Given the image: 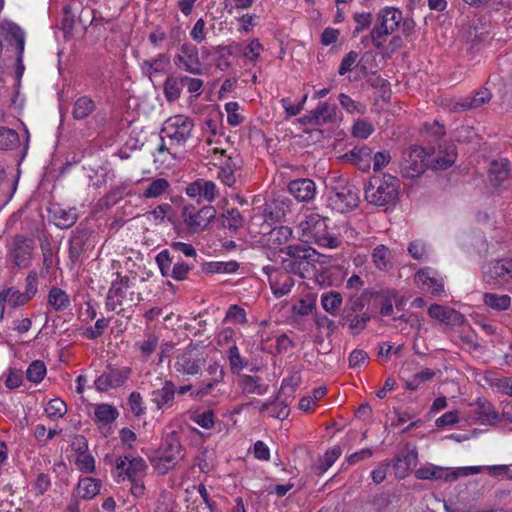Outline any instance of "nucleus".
I'll use <instances>...</instances> for the list:
<instances>
[{"label": "nucleus", "instance_id": "obj_1", "mask_svg": "<svg viewBox=\"0 0 512 512\" xmlns=\"http://www.w3.org/2000/svg\"><path fill=\"white\" fill-rule=\"evenodd\" d=\"M193 128V120L186 115L178 114L169 117L163 123L161 129L162 143L158 148L155 161L164 163L166 158L163 157V159H160V157L164 156L165 152L174 158L177 153V148L182 147L191 137Z\"/></svg>", "mask_w": 512, "mask_h": 512}, {"label": "nucleus", "instance_id": "obj_2", "mask_svg": "<svg viewBox=\"0 0 512 512\" xmlns=\"http://www.w3.org/2000/svg\"><path fill=\"white\" fill-rule=\"evenodd\" d=\"M398 29H401L404 34H408L412 30V25L409 21L404 20L399 9L393 7L381 9L377 13L370 33L372 43L376 48H382L387 42L388 36Z\"/></svg>", "mask_w": 512, "mask_h": 512}, {"label": "nucleus", "instance_id": "obj_3", "mask_svg": "<svg viewBox=\"0 0 512 512\" xmlns=\"http://www.w3.org/2000/svg\"><path fill=\"white\" fill-rule=\"evenodd\" d=\"M327 219L317 213H309L299 222V240L307 244H316L320 247L335 249L339 246L338 238L329 231Z\"/></svg>", "mask_w": 512, "mask_h": 512}, {"label": "nucleus", "instance_id": "obj_4", "mask_svg": "<svg viewBox=\"0 0 512 512\" xmlns=\"http://www.w3.org/2000/svg\"><path fill=\"white\" fill-rule=\"evenodd\" d=\"M400 181L395 176L384 174L375 177L366 188L368 202L377 206H394L399 198Z\"/></svg>", "mask_w": 512, "mask_h": 512}, {"label": "nucleus", "instance_id": "obj_5", "mask_svg": "<svg viewBox=\"0 0 512 512\" xmlns=\"http://www.w3.org/2000/svg\"><path fill=\"white\" fill-rule=\"evenodd\" d=\"M287 259H283L282 266L286 272L300 276L308 277L314 272L313 262L316 261L317 252L311 247H302L299 245H290L286 247Z\"/></svg>", "mask_w": 512, "mask_h": 512}, {"label": "nucleus", "instance_id": "obj_6", "mask_svg": "<svg viewBox=\"0 0 512 512\" xmlns=\"http://www.w3.org/2000/svg\"><path fill=\"white\" fill-rule=\"evenodd\" d=\"M485 466L443 467L434 464H426L415 471V477L420 480H434L454 482L459 478L479 474Z\"/></svg>", "mask_w": 512, "mask_h": 512}, {"label": "nucleus", "instance_id": "obj_7", "mask_svg": "<svg viewBox=\"0 0 512 512\" xmlns=\"http://www.w3.org/2000/svg\"><path fill=\"white\" fill-rule=\"evenodd\" d=\"M181 452L182 446L178 432L173 430L167 434L157 455L153 458L152 464L159 473L165 474L181 458Z\"/></svg>", "mask_w": 512, "mask_h": 512}, {"label": "nucleus", "instance_id": "obj_8", "mask_svg": "<svg viewBox=\"0 0 512 512\" xmlns=\"http://www.w3.org/2000/svg\"><path fill=\"white\" fill-rule=\"evenodd\" d=\"M147 464L139 456L125 455L116 458L113 477L120 483L125 480L144 478L147 474Z\"/></svg>", "mask_w": 512, "mask_h": 512}, {"label": "nucleus", "instance_id": "obj_9", "mask_svg": "<svg viewBox=\"0 0 512 512\" xmlns=\"http://www.w3.org/2000/svg\"><path fill=\"white\" fill-rule=\"evenodd\" d=\"M202 133L205 140L203 147L206 155L213 153V159L221 158L227 151L225 146L228 144L224 135L219 132V125L214 119H206L202 126Z\"/></svg>", "mask_w": 512, "mask_h": 512}, {"label": "nucleus", "instance_id": "obj_10", "mask_svg": "<svg viewBox=\"0 0 512 512\" xmlns=\"http://www.w3.org/2000/svg\"><path fill=\"white\" fill-rule=\"evenodd\" d=\"M211 162L219 167L218 177L226 186H232L236 183L238 172L242 166V159L238 154L226 155V152L221 158L213 159V153L206 155Z\"/></svg>", "mask_w": 512, "mask_h": 512}, {"label": "nucleus", "instance_id": "obj_11", "mask_svg": "<svg viewBox=\"0 0 512 512\" xmlns=\"http://www.w3.org/2000/svg\"><path fill=\"white\" fill-rule=\"evenodd\" d=\"M428 162L429 153L424 148L412 147L402 163V173L407 178L418 177L426 168H430Z\"/></svg>", "mask_w": 512, "mask_h": 512}, {"label": "nucleus", "instance_id": "obj_12", "mask_svg": "<svg viewBox=\"0 0 512 512\" xmlns=\"http://www.w3.org/2000/svg\"><path fill=\"white\" fill-rule=\"evenodd\" d=\"M175 64L181 70L194 75H202L204 66L199 58L198 49L191 43H184L180 53L174 59Z\"/></svg>", "mask_w": 512, "mask_h": 512}, {"label": "nucleus", "instance_id": "obj_13", "mask_svg": "<svg viewBox=\"0 0 512 512\" xmlns=\"http://www.w3.org/2000/svg\"><path fill=\"white\" fill-rule=\"evenodd\" d=\"M263 271L268 277L271 291L276 298H281L291 292L294 280L289 272L281 271L272 266H265Z\"/></svg>", "mask_w": 512, "mask_h": 512}, {"label": "nucleus", "instance_id": "obj_14", "mask_svg": "<svg viewBox=\"0 0 512 512\" xmlns=\"http://www.w3.org/2000/svg\"><path fill=\"white\" fill-rule=\"evenodd\" d=\"M216 211L212 206L201 209L185 207L183 211L184 223L194 232L204 230L215 217Z\"/></svg>", "mask_w": 512, "mask_h": 512}, {"label": "nucleus", "instance_id": "obj_15", "mask_svg": "<svg viewBox=\"0 0 512 512\" xmlns=\"http://www.w3.org/2000/svg\"><path fill=\"white\" fill-rule=\"evenodd\" d=\"M131 369L128 367L113 368L98 376L94 386L99 392H106L122 386L130 377Z\"/></svg>", "mask_w": 512, "mask_h": 512}, {"label": "nucleus", "instance_id": "obj_16", "mask_svg": "<svg viewBox=\"0 0 512 512\" xmlns=\"http://www.w3.org/2000/svg\"><path fill=\"white\" fill-rule=\"evenodd\" d=\"M512 278V260H497L483 268V279L488 284L508 282Z\"/></svg>", "mask_w": 512, "mask_h": 512}, {"label": "nucleus", "instance_id": "obj_17", "mask_svg": "<svg viewBox=\"0 0 512 512\" xmlns=\"http://www.w3.org/2000/svg\"><path fill=\"white\" fill-rule=\"evenodd\" d=\"M203 366V361L193 350H187L177 355L174 369L176 373L182 376L198 375Z\"/></svg>", "mask_w": 512, "mask_h": 512}, {"label": "nucleus", "instance_id": "obj_18", "mask_svg": "<svg viewBox=\"0 0 512 512\" xmlns=\"http://www.w3.org/2000/svg\"><path fill=\"white\" fill-rule=\"evenodd\" d=\"M415 282L432 294L440 295L444 292V278L432 268L419 270L415 275Z\"/></svg>", "mask_w": 512, "mask_h": 512}, {"label": "nucleus", "instance_id": "obj_19", "mask_svg": "<svg viewBox=\"0 0 512 512\" xmlns=\"http://www.w3.org/2000/svg\"><path fill=\"white\" fill-rule=\"evenodd\" d=\"M358 195L351 189H342L332 192L329 196V205L332 209L344 213L354 208L358 204Z\"/></svg>", "mask_w": 512, "mask_h": 512}, {"label": "nucleus", "instance_id": "obj_20", "mask_svg": "<svg viewBox=\"0 0 512 512\" xmlns=\"http://www.w3.org/2000/svg\"><path fill=\"white\" fill-rule=\"evenodd\" d=\"M292 237V229L288 226H279L264 235L263 243L271 250H278L286 254L284 246Z\"/></svg>", "mask_w": 512, "mask_h": 512}, {"label": "nucleus", "instance_id": "obj_21", "mask_svg": "<svg viewBox=\"0 0 512 512\" xmlns=\"http://www.w3.org/2000/svg\"><path fill=\"white\" fill-rule=\"evenodd\" d=\"M288 189L290 194L299 201H309L314 198L316 193L315 183L307 178L291 181Z\"/></svg>", "mask_w": 512, "mask_h": 512}, {"label": "nucleus", "instance_id": "obj_22", "mask_svg": "<svg viewBox=\"0 0 512 512\" xmlns=\"http://www.w3.org/2000/svg\"><path fill=\"white\" fill-rule=\"evenodd\" d=\"M418 454L412 449L401 455H398L393 464L396 477L403 479L408 476L417 465Z\"/></svg>", "mask_w": 512, "mask_h": 512}, {"label": "nucleus", "instance_id": "obj_23", "mask_svg": "<svg viewBox=\"0 0 512 512\" xmlns=\"http://www.w3.org/2000/svg\"><path fill=\"white\" fill-rule=\"evenodd\" d=\"M456 159V150L453 144L445 146L436 154H429V165L432 169H446L450 167Z\"/></svg>", "mask_w": 512, "mask_h": 512}, {"label": "nucleus", "instance_id": "obj_24", "mask_svg": "<svg viewBox=\"0 0 512 512\" xmlns=\"http://www.w3.org/2000/svg\"><path fill=\"white\" fill-rule=\"evenodd\" d=\"M0 31L7 41L10 43L15 41L17 50L20 53L24 52L25 34L16 23L9 20H3L0 24Z\"/></svg>", "mask_w": 512, "mask_h": 512}, {"label": "nucleus", "instance_id": "obj_25", "mask_svg": "<svg viewBox=\"0 0 512 512\" xmlns=\"http://www.w3.org/2000/svg\"><path fill=\"white\" fill-rule=\"evenodd\" d=\"M430 317L448 325H455L461 322L462 316L457 311L439 304H433L428 309Z\"/></svg>", "mask_w": 512, "mask_h": 512}, {"label": "nucleus", "instance_id": "obj_26", "mask_svg": "<svg viewBox=\"0 0 512 512\" xmlns=\"http://www.w3.org/2000/svg\"><path fill=\"white\" fill-rule=\"evenodd\" d=\"M174 395V384L171 381L166 380L160 389L153 391L152 401L157 405L159 409H164L172 405Z\"/></svg>", "mask_w": 512, "mask_h": 512}, {"label": "nucleus", "instance_id": "obj_27", "mask_svg": "<svg viewBox=\"0 0 512 512\" xmlns=\"http://www.w3.org/2000/svg\"><path fill=\"white\" fill-rule=\"evenodd\" d=\"M33 249V241L26 239H17L16 247L13 250V258L16 265L19 267H27L30 263Z\"/></svg>", "mask_w": 512, "mask_h": 512}, {"label": "nucleus", "instance_id": "obj_28", "mask_svg": "<svg viewBox=\"0 0 512 512\" xmlns=\"http://www.w3.org/2000/svg\"><path fill=\"white\" fill-rule=\"evenodd\" d=\"M510 174V163L507 159L501 158L491 163L489 168L490 182L498 186L508 179Z\"/></svg>", "mask_w": 512, "mask_h": 512}, {"label": "nucleus", "instance_id": "obj_29", "mask_svg": "<svg viewBox=\"0 0 512 512\" xmlns=\"http://www.w3.org/2000/svg\"><path fill=\"white\" fill-rule=\"evenodd\" d=\"M491 99V93L488 89L483 88L477 91L473 96L466 97L455 105L456 110L476 109L481 107L483 104L489 102Z\"/></svg>", "mask_w": 512, "mask_h": 512}, {"label": "nucleus", "instance_id": "obj_30", "mask_svg": "<svg viewBox=\"0 0 512 512\" xmlns=\"http://www.w3.org/2000/svg\"><path fill=\"white\" fill-rule=\"evenodd\" d=\"M169 61V57L166 54H158L154 59L144 60L142 62V72L151 79L153 76L163 73Z\"/></svg>", "mask_w": 512, "mask_h": 512}, {"label": "nucleus", "instance_id": "obj_31", "mask_svg": "<svg viewBox=\"0 0 512 512\" xmlns=\"http://www.w3.org/2000/svg\"><path fill=\"white\" fill-rule=\"evenodd\" d=\"M392 259V253L387 246L381 244L373 249L372 262L378 270L387 271L392 268Z\"/></svg>", "mask_w": 512, "mask_h": 512}, {"label": "nucleus", "instance_id": "obj_32", "mask_svg": "<svg viewBox=\"0 0 512 512\" xmlns=\"http://www.w3.org/2000/svg\"><path fill=\"white\" fill-rule=\"evenodd\" d=\"M126 286L122 282H115L108 290L106 308L115 311L119 308L126 297Z\"/></svg>", "mask_w": 512, "mask_h": 512}, {"label": "nucleus", "instance_id": "obj_33", "mask_svg": "<svg viewBox=\"0 0 512 512\" xmlns=\"http://www.w3.org/2000/svg\"><path fill=\"white\" fill-rule=\"evenodd\" d=\"M101 482L92 477L81 478L77 485V494L85 500H90L99 494Z\"/></svg>", "mask_w": 512, "mask_h": 512}, {"label": "nucleus", "instance_id": "obj_34", "mask_svg": "<svg viewBox=\"0 0 512 512\" xmlns=\"http://www.w3.org/2000/svg\"><path fill=\"white\" fill-rule=\"evenodd\" d=\"M316 307V296L312 293L305 294L293 302L291 312L294 316H307Z\"/></svg>", "mask_w": 512, "mask_h": 512}, {"label": "nucleus", "instance_id": "obj_35", "mask_svg": "<svg viewBox=\"0 0 512 512\" xmlns=\"http://www.w3.org/2000/svg\"><path fill=\"white\" fill-rule=\"evenodd\" d=\"M343 298L337 291H328L321 295V306L331 316H336L342 306Z\"/></svg>", "mask_w": 512, "mask_h": 512}, {"label": "nucleus", "instance_id": "obj_36", "mask_svg": "<svg viewBox=\"0 0 512 512\" xmlns=\"http://www.w3.org/2000/svg\"><path fill=\"white\" fill-rule=\"evenodd\" d=\"M170 184L165 178H156L150 181L141 196L143 198H159L169 191Z\"/></svg>", "mask_w": 512, "mask_h": 512}, {"label": "nucleus", "instance_id": "obj_37", "mask_svg": "<svg viewBox=\"0 0 512 512\" xmlns=\"http://www.w3.org/2000/svg\"><path fill=\"white\" fill-rule=\"evenodd\" d=\"M483 301L485 305L498 311L507 310L511 305V297L506 294L485 293Z\"/></svg>", "mask_w": 512, "mask_h": 512}, {"label": "nucleus", "instance_id": "obj_38", "mask_svg": "<svg viewBox=\"0 0 512 512\" xmlns=\"http://www.w3.org/2000/svg\"><path fill=\"white\" fill-rule=\"evenodd\" d=\"M48 303L55 311H62L69 307L70 299L65 291L54 287L49 292Z\"/></svg>", "mask_w": 512, "mask_h": 512}, {"label": "nucleus", "instance_id": "obj_39", "mask_svg": "<svg viewBox=\"0 0 512 512\" xmlns=\"http://www.w3.org/2000/svg\"><path fill=\"white\" fill-rule=\"evenodd\" d=\"M342 450L339 446H334L328 449L324 455L319 459L316 471L318 474L325 473L341 456Z\"/></svg>", "mask_w": 512, "mask_h": 512}, {"label": "nucleus", "instance_id": "obj_40", "mask_svg": "<svg viewBox=\"0 0 512 512\" xmlns=\"http://www.w3.org/2000/svg\"><path fill=\"white\" fill-rule=\"evenodd\" d=\"M240 385L243 392L248 394L263 395L267 391L266 386L260 383L259 378L250 375H243Z\"/></svg>", "mask_w": 512, "mask_h": 512}, {"label": "nucleus", "instance_id": "obj_41", "mask_svg": "<svg viewBox=\"0 0 512 512\" xmlns=\"http://www.w3.org/2000/svg\"><path fill=\"white\" fill-rule=\"evenodd\" d=\"M351 157L361 171H369L372 161V150L368 147L354 149Z\"/></svg>", "mask_w": 512, "mask_h": 512}, {"label": "nucleus", "instance_id": "obj_42", "mask_svg": "<svg viewBox=\"0 0 512 512\" xmlns=\"http://www.w3.org/2000/svg\"><path fill=\"white\" fill-rule=\"evenodd\" d=\"M95 108L93 100L87 96L79 97L73 107V116L75 119H84Z\"/></svg>", "mask_w": 512, "mask_h": 512}, {"label": "nucleus", "instance_id": "obj_43", "mask_svg": "<svg viewBox=\"0 0 512 512\" xmlns=\"http://www.w3.org/2000/svg\"><path fill=\"white\" fill-rule=\"evenodd\" d=\"M333 109L328 103L320 104L315 110L310 112V122L320 125L332 120Z\"/></svg>", "mask_w": 512, "mask_h": 512}, {"label": "nucleus", "instance_id": "obj_44", "mask_svg": "<svg viewBox=\"0 0 512 512\" xmlns=\"http://www.w3.org/2000/svg\"><path fill=\"white\" fill-rule=\"evenodd\" d=\"M46 366L43 361H33L26 370V377L30 382L35 384L40 383L46 375Z\"/></svg>", "mask_w": 512, "mask_h": 512}, {"label": "nucleus", "instance_id": "obj_45", "mask_svg": "<svg viewBox=\"0 0 512 512\" xmlns=\"http://www.w3.org/2000/svg\"><path fill=\"white\" fill-rule=\"evenodd\" d=\"M95 417L102 423L113 422L119 415L117 409L109 404H99L94 410Z\"/></svg>", "mask_w": 512, "mask_h": 512}, {"label": "nucleus", "instance_id": "obj_46", "mask_svg": "<svg viewBox=\"0 0 512 512\" xmlns=\"http://www.w3.org/2000/svg\"><path fill=\"white\" fill-rule=\"evenodd\" d=\"M1 293L5 298L6 303L12 308L22 306L30 299V296L27 293H21L13 288L3 290Z\"/></svg>", "mask_w": 512, "mask_h": 512}, {"label": "nucleus", "instance_id": "obj_47", "mask_svg": "<svg viewBox=\"0 0 512 512\" xmlns=\"http://www.w3.org/2000/svg\"><path fill=\"white\" fill-rule=\"evenodd\" d=\"M54 219L58 227L68 228L76 222L77 214L74 209H59L54 212Z\"/></svg>", "mask_w": 512, "mask_h": 512}, {"label": "nucleus", "instance_id": "obj_48", "mask_svg": "<svg viewBox=\"0 0 512 512\" xmlns=\"http://www.w3.org/2000/svg\"><path fill=\"white\" fill-rule=\"evenodd\" d=\"M66 412L67 406L65 402L59 398L51 399L45 407V413L49 418H61Z\"/></svg>", "mask_w": 512, "mask_h": 512}, {"label": "nucleus", "instance_id": "obj_49", "mask_svg": "<svg viewBox=\"0 0 512 512\" xmlns=\"http://www.w3.org/2000/svg\"><path fill=\"white\" fill-rule=\"evenodd\" d=\"M170 209L171 206L169 204H161L157 206L154 210L144 214V217L149 223L153 225H159L164 221Z\"/></svg>", "mask_w": 512, "mask_h": 512}, {"label": "nucleus", "instance_id": "obj_50", "mask_svg": "<svg viewBox=\"0 0 512 512\" xmlns=\"http://www.w3.org/2000/svg\"><path fill=\"white\" fill-rule=\"evenodd\" d=\"M19 142V136L15 130L0 128V149H12Z\"/></svg>", "mask_w": 512, "mask_h": 512}, {"label": "nucleus", "instance_id": "obj_51", "mask_svg": "<svg viewBox=\"0 0 512 512\" xmlns=\"http://www.w3.org/2000/svg\"><path fill=\"white\" fill-rule=\"evenodd\" d=\"M339 102L343 109H345L348 113L351 114H364L366 111V106L362 103L354 101L346 94L339 95Z\"/></svg>", "mask_w": 512, "mask_h": 512}, {"label": "nucleus", "instance_id": "obj_52", "mask_svg": "<svg viewBox=\"0 0 512 512\" xmlns=\"http://www.w3.org/2000/svg\"><path fill=\"white\" fill-rule=\"evenodd\" d=\"M434 375V371L429 368H425L414 374L413 377L406 382V387L410 390H416L421 384L432 379Z\"/></svg>", "mask_w": 512, "mask_h": 512}, {"label": "nucleus", "instance_id": "obj_53", "mask_svg": "<svg viewBox=\"0 0 512 512\" xmlns=\"http://www.w3.org/2000/svg\"><path fill=\"white\" fill-rule=\"evenodd\" d=\"M224 108L227 113V122L230 126L236 127L242 123L243 117L239 113L240 106L238 102H227Z\"/></svg>", "mask_w": 512, "mask_h": 512}, {"label": "nucleus", "instance_id": "obj_54", "mask_svg": "<svg viewBox=\"0 0 512 512\" xmlns=\"http://www.w3.org/2000/svg\"><path fill=\"white\" fill-rule=\"evenodd\" d=\"M75 464L83 473L90 474L95 470V460L92 455L86 452H81L77 455Z\"/></svg>", "mask_w": 512, "mask_h": 512}, {"label": "nucleus", "instance_id": "obj_55", "mask_svg": "<svg viewBox=\"0 0 512 512\" xmlns=\"http://www.w3.org/2000/svg\"><path fill=\"white\" fill-rule=\"evenodd\" d=\"M373 131L374 127L370 122L359 119L353 125L352 135L359 139H367Z\"/></svg>", "mask_w": 512, "mask_h": 512}, {"label": "nucleus", "instance_id": "obj_56", "mask_svg": "<svg viewBox=\"0 0 512 512\" xmlns=\"http://www.w3.org/2000/svg\"><path fill=\"white\" fill-rule=\"evenodd\" d=\"M181 80L175 78H168L164 85V92L168 100H175L180 96L182 84Z\"/></svg>", "mask_w": 512, "mask_h": 512}, {"label": "nucleus", "instance_id": "obj_57", "mask_svg": "<svg viewBox=\"0 0 512 512\" xmlns=\"http://www.w3.org/2000/svg\"><path fill=\"white\" fill-rule=\"evenodd\" d=\"M239 268L235 261L211 262L208 264V271L211 273H233Z\"/></svg>", "mask_w": 512, "mask_h": 512}, {"label": "nucleus", "instance_id": "obj_58", "mask_svg": "<svg viewBox=\"0 0 512 512\" xmlns=\"http://www.w3.org/2000/svg\"><path fill=\"white\" fill-rule=\"evenodd\" d=\"M408 252L415 260H425L428 256L426 244L421 240H414L408 246Z\"/></svg>", "mask_w": 512, "mask_h": 512}, {"label": "nucleus", "instance_id": "obj_59", "mask_svg": "<svg viewBox=\"0 0 512 512\" xmlns=\"http://www.w3.org/2000/svg\"><path fill=\"white\" fill-rule=\"evenodd\" d=\"M159 338L156 335H149L146 339L137 343L143 357H149L157 348Z\"/></svg>", "mask_w": 512, "mask_h": 512}, {"label": "nucleus", "instance_id": "obj_60", "mask_svg": "<svg viewBox=\"0 0 512 512\" xmlns=\"http://www.w3.org/2000/svg\"><path fill=\"white\" fill-rule=\"evenodd\" d=\"M263 51V46L258 40H252L244 49V57L250 61L255 62Z\"/></svg>", "mask_w": 512, "mask_h": 512}, {"label": "nucleus", "instance_id": "obj_61", "mask_svg": "<svg viewBox=\"0 0 512 512\" xmlns=\"http://www.w3.org/2000/svg\"><path fill=\"white\" fill-rule=\"evenodd\" d=\"M201 199L212 202L218 195L216 184L213 181L202 179Z\"/></svg>", "mask_w": 512, "mask_h": 512}, {"label": "nucleus", "instance_id": "obj_62", "mask_svg": "<svg viewBox=\"0 0 512 512\" xmlns=\"http://www.w3.org/2000/svg\"><path fill=\"white\" fill-rule=\"evenodd\" d=\"M156 263L160 269V272L163 276H168L171 268V258L168 250H162L159 252L155 258Z\"/></svg>", "mask_w": 512, "mask_h": 512}, {"label": "nucleus", "instance_id": "obj_63", "mask_svg": "<svg viewBox=\"0 0 512 512\" xmlns=\"http://www.w3.org/2000/svg\"><path fill=\"white\" fill-rule=\"evenodd\" d=\"M226 320L234 324H242L246 322L245 310L237 305H232L226 313Z\"/></svg>", "mask_w": 512, "mask_h": 512}, {"label": "nucleus", "instance_id": "obj_64", "mask_svg": "<svg viewBox=\"0 0 512 512\" xmlns=\"http://www.w3.org/2000/svg\"><path fill=\"white\" fill-rule=\"evenodd\" d=\"M192 420L204 429H211L214 426V413L210 410L195 414Z\"/></svg>", "mask_w": 512, "mask_h": 512}]
</instances>
